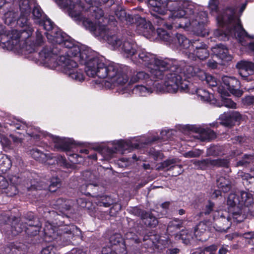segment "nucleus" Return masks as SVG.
<instances>
[{
  "label": "nucleus",
  "instance_id": "nucleus-41",
  "mask_svg": "<svg viewBox=\"0 0 254 254\" xmlns=\"http://www.w3.org/2000/svg\"><path fill=\"white\" fill-rule=\"evenodd\" d=\"M216 185L221 191L227 192L232 187L231 181L228 176H221L217 179Z\"/></svg>",
  "mask_w": 254,
  "mask_h": 254
},
{
  "label": "nucleus",
  "instance_id": "nucleus-37",
  "mask_svg": "<svg viewBox=\"0 0 254 254\" xmlns=\"http://www.w3.org/2000/svg\"><path fill=\"white\" fill-rule=\"evenodd\" d=\"M149 240L152 245L158 250H162L169 246V240L167 239H162L158 235H150L144 237L143 241Z\"/></svg>",
  "mask_w": 254,
  "mask_h": 254
},
{
  "label": "nucleus",
  "instance_id": "nucleus-24",
  "mask_svg": "<svg viewBox=\"0 0 254 254\" xmlns=\"http://www.w3.org/2000/svg\"><path fill=\"white\" fill-rule=\"evenodd\" d=\"M228 210H229V206H228ZM231 218L234 219L230 210L228 212L226 211H215L213 219L216 220L217 224L219 225H217L216 227H214V228L218 232H226L231 225ZM233 220L237 222L234 219Z\"/></svg>",
  "mask_w": 254,
  "mask_h": 254
},
{
  "label": "nucleus",
  "instance_id": "nucleus-36",
  "mask_svg": "<svg viewBox=\"0 0 254 254\" xmlns=\"http://www.w3.org/2000/svg\"><path fill=\"white\" fill-rule=\"evenodd\" d=\"M32 217L33 215H31ZM33 220H28L25 223L26 225L23 226L21 229H24L25 232L30 235H36L39 232L40 228L41 227L42 224L36 218H33Z\"/></svg>",
  "mask_w": 254,
  "mask_h": 254
},
{
  "label": "nucleus",
  "instance_id": "nucleus-39",
  "mask_svg": "<svg viewBox=\"0 0 254 254\" xmlns=\"http://www.w3.org/2000/svg\"><path fill=\"white\" fill-rule=\"evenodd\" d=\"M60 186V179L57 177L52 178L50 181L45 182V179L41 180V187L35 186V184L32 185V188L34 187L36 189L46 190L48 189L50 191H55L56 188Z\"/></svg>",
  "mask_w": 254,
  "mask_h": 254
},
{
  "label": "nucleus",
  "instance_id": "nucleus-55",
  "mask_svg": "<svg viewBox=\"0 0 254 254\" xmlns=\"http://www.w3.org/2000/svg\"><path fill=\"white\" fill-rule=\"evenodd\" d=\"M2 133L3 132L0 133V142L2 145L8 146L10 144V141Z\"/></svg>",
  "mask_w": 254,
  "mask_h": 254
},
{
  "label": "nucleus",
  "instance_id": "nucleus-57",
  "mask_svg": "<svg viewBox=\"0 0 254 254\" xmlns=\"http://www.w3.org/2000/svg\"><path fill=\"white\" fill-rule=\"evenodd\" d=\"M245 158L242 160L239 161L237 163L238 166H245L247 164L251 162L252 156L248 155H245Z\"/></svg>",
  "mask_w": 254,
  "mask_h": 254
},
{
  "label": "nucleus",
  "instance_id": "nucleus-19",
  "mask_svg": "<svg viewBox=\"0 0 254 254\" xmlns=\"http://www.w3.org/2000/svg\"><path fill=\"white\" fill-rule=\"evenodd\" d=\"M180 127V129H182L185 133H187V131L197 133L196 137L202 141L210 140L216 137L215 132L205 124L187 125L181 126Z\"/></svg>",
  "mask_w": 254,
  "mask_h": 254
},
{
  "label": "nucleus",
  "instance_id": "nucleus-46",
  "mask_svg": "<svg viewBox=\"0 0 254 254\" xmlns=\"http://www.w3.org/2000/svg\"><path fill=\"white\" fill-rule=\"evenodd\" d=\"M223 147L220 146H212L207 150V154L209 156H219L223 154Z\"/></svg>",
  "mask_w": 254,
  "mask_h": 254
},
{
  "label": "nucleus",
  "instance_id": "nucleus-11",
  "mask_svg": "<svg viewBox=\"0 0 254 254\" xmlns=\"http://www.w3.org/2000/svg\"><path fill=\"white\" fill-rule=\"evenodd\" d=\"M200 8V11H203L205 13L206 17L205 20H203V22H202L201 26H200V30L201 34H198L196 31L186 29L183 28V29L186 31H190L192 32L193 34H196L198 36L204 37L206 35H208L210 32L209 30L205 27V23L207 21V14L205 11H204L203 8L202 6L197 5ZM181 21V18H174L173 20V24L172 27L170 28L167 27L165 25L160 26L157 29V33L158 35V37L161 40L164 41L166 43V44H168L170 46H171L173 48H176L179 49L180 50L183 51V53H185L186 55V52H189L190 51V48L191 47V43L192 42V40L190 41L188 38H187L185 36L177 33L175 37H172L170 34L165 30V28L168 29H171L173 27L178 28L183 27H178L180 22Z\"/></svg>",
  "mask_w": 254,
  "mask_h": 254
},
{
  "label": "nucleus",
  "instance_id": "nucleus-28",
  "mask_svg": "<svg viewBox=\"0 0 254 254\" xmlns=\"http://www.w3.org/2000/svg\"><path fill=\"white\" fill-rule=\"evenodd\" d=\"M242 117L240 113L237 111L224 112L219 117L220 124L225 127H232L237 123H239Z\"/></svg>",
  "mask_w": 254,
  "mask_h": 254
},
{
  "label": "nucleus",
  "instance_id": "nucleus-26",
  "mask_svg": "<svg viewBox=\"0 0 254 254\" xmlns=\"http://www.w3.org/2000/svg\"><path fill=\"white\" fill-rule=\"evenodd\" d=\"M222 84L220 85L218 87H221L222 89H225L228 92L229 91L231 94L236 97H240L243 94L242 90L237 89L239 87L240 82L234 77L224 76L222 78Z\"/></svg>",
  "mask_w": 254,
  "mask_h": 254
},
{
  "label": "nucleus",
  "instance_id": "nucleus-44",
  "mask_svg": "<svg viewBox=\"0 0 254 254\" xmlns=\"http://www.w3.org/2000/svg\"><path fill=\"white\" fill-rule=\"evenodd\" d=\"M3 14L2 17L4 23L7 25L13 26L15 25L16 21L15 13L13 11L8 10V11L2 13Z\"/></svg>",
  "mask_w": 254,
  "mask_h": 254
},
{
  "label": "nucleus",
  "instance_id": "nucleus-20",
  "mask_svg": "<svg viewBox=\"0 0 254 254\" xmlns=\"http://www.w3.org/2000/svg\"><path fill=\"white\" fill-rule=\"evenodd\" d=\"M191 50L189 52H186V56L191 61H196L197 59L200 60H204L209 56L208 46L199 39H193L191 43Z\"/></svg>",
  "mask_w": 254,
  "mask_h": 254
},
{
  "label": "nucleus",
  "instance_id": "nucleus-58",
  "mask_svg": "<svg viewBox=\"0 0 254 254\" xmlns=\"http://www.w3.org/2000/svg\"><path fill=\"white\" fill-rule=\"evenodd\" d=\"M243 103L246 105H251L254 103V96H248L242 100Z\"/></svg>",
  "mask_w": 254,
  "mask_h": 254
},
{
  "label": "nucleus",
  "instance_id": "nucleus-31",
  "mask_svg": "<svg viewBox=\"0 0 254 254\" xmlns=\"http://www.w3.org/2000/svg\"><path fill=\"white\" fill-rule=\"evenodd\" d=\"M84 183L80 187V191L83 194L88 195L90 192L87 191V188H92L97 186L96 176L90 171H86L83 174Z\"/></svg>",
  "mask_w": 254,
  "mask_h": 254
},
{
  "label": "nucleus",
  "instance_id": "nucleus-51",
  "mask_svg": "<svg viewBox=\"0 0 254 254\" xmlns=\"http://www.w3.org/2000/svg\"><path fill=\"white\" fill-rule=\"evenodd\" d=\"M101 200L99 205L106 207H109L114 202L113 199L109 196H103L102 197Z\"/></svg>",
  "mask_w": 254,
  "mask_h": 254
},
{
  "label": "nucleus",
  "instance_id": "nucleus-13",
  "mask_svg": "<svg viewBox=\"0 0 254 254\" xmlns=\"http://www.w3.org/2000/svg\"><path fill=\"white\" fill-rule=\"evenodd\" d=\"M153 79L154 81L135 86L133 92L139 96H147L154 92L176 93L178 86L174 80H175L174 73H167L162 79Z\"/></svg>",
  "mask_w": 254,
  "mask_h": 254
},
{
  "label": "nucleus",
  "instance_id": "nucleus-15",
  "mask_svg": "<svg viewBox=\"0 0 254 254\" xmlns=\"http://www.w3.org/2000/svg\"><path fill=\"white\" fill-rule=\"evenodd\" d=\"M59 6L67 11L68 14L74 20L78 23H81L83 20L92 17L94 13L90 12V8L94 5L92 0H85L87 3L83 5L80 0H54Z\"/></svg>",
  "mask_w": 254,
  "mask_h": 254
},
{
  "label": "nucleus",
  "instance_id": "nucleus-25",
  "mask_svg": "<svg viewBox=\"0 0 254 254\" xmlns=\"http://www.w3.org/2000/svg\"><path fill=\"white\" fill-rule=\"evenodd\" d=\"M3 26L0 23V47L7 51L15 52L16 47V30H12L11 33H2Z\"/></svg>",
  "mask_w": 254,
  "mask_h": 254
},
{
  "label": "nucleus",
  "instance_id": "nucleus-4",
  "mask_svg": "<svg viewBox=\"0 0 254 254\" xmlns=\"http://www.w3.org/2000/svg\"><path fill=\"white\" fill-rule=\"evenodd\" d=\"M17 4L19 10L17 26L21 28V29L17 28V40L18 39L19 42H23V48L31 53L43 44L44 39L38 30L36 32L35 38L31 37L33 29L30 25V18L33 20L35 23L40 25L46 15L36 0H18Z\"/></svg>",
  "mask_w": 254,
  "mask_h": 254
},
{
  "label": "nucleus",
  "instance_id": "nucleus-33",
  "mask_svg": "<svg viewBox=\"0 0 254 254\" xmlns=\"http://www.w3.org/2000/svg\"><path fill=\"white\" fill-rule=\"evenodd\" d=\"M135 214L140 216L143 222L146 226L155 227L158 223L156 218L153 216L151 213L147 212L144 210L135 208L133 209Z\"/></svg>",
  "mask_w": 254,
  "mask_h": 254
},
{
  "label": "nucleus",
  "instance_id": "nucleus-7",
  "mask_svg": "<svg viewBox=\"0 0 254 254\" xmlns=\"http://www.w3.org/2000/svg\"><path fill=\"white\" fill-rule=\"evenodd\" d=\"M113 63L119 66L115 75L112 78L109 77H105L103 78L105 80L100 81L93 80L92 84L95 88L99 90L103 88L110 89L116 88L118 92L123 94L131 90V84H132L137 82L144 84L150 81H154L153 77L151 75L150 76L148 73L143 71L134 73L131 76L128 81L126 73L127 67Z\"/></svg>",
  "mask_w": 254,
  "mask_h": 254
},
{
  "label": "nucleus",
  "instance_id": "nucleus-60",
  "mask_svg": "<svg viewBox=\"0 0 254 254\" xmlns=\"http://www.w3.org/2000/svg\"><path fill=\"white\" fill-rule=\"evenodd\" d=\"M151 153L154 156L156 160H158V159H161L163 158L162 153L159 151H154L153 153Z\"/></svg>",
  "mask_w": 254,
  "mask_h": 254
},
{
  "label": "nucleus",
  "instance_id": "nucleus-48",
  "mask_svg": "<svg viewBox=\"0 0 254 254\" xmlns=\"http://www.w3.org/2000/svg\"><path fill=\"white\" fill-rule=\"evenodd\" d=\"M243 237L246 239H254V232H248L244 234H239L238 233H234L232 234L231 236H227V238L229 240H232L237 237Z\"/></svg>",
  "mask_w": 254,
  "mask_h": 254
},
{
  "label": "nucleus",
  "instance_id": "nucleus-63",
  "mask_svg": "<svg viewBox=\"0 0 254 254\" xmlns=\"http://www.w3.org/2000/svg\"><path fill=\"white\" fill-rule=\"evenodd\" d=\"M6 5L5 0H0V14L4 12V7Z\"/></svg>",
  "mask_w": 254,
  "mask_h": 254
},
{
  "label": "nucleus",
  "instance_id": "nucleus-49",
  "mask_svg": "<svg viewBox=\"0 0 254 254\" xmlns=\"http://www.w3.org/2000/svg\"><path fill=\"white\" fill-rule=\"evenodd\" d=\"M182 225V222L180 220L175 219L170 222L167 228V231L168 232H172L171 229L173 228L174 229H179L180 228Z\"/></svg>",
  "mask_w": 254,
  "mask_h": 254
},
{
  "label": "nucleus",
  "instance_id": "nucleus-62",
  "mask_svg": "<svg viewBox=\"0 0 254 254\" xmlns=\"http://www.w3.org/2000/svg\"><path fill=\"white\" fill-rule=\"evenodd\" d=\"M228 246H223L219 250V254H226L228 252Z\"/></svg>",
  "mask_w": 254,
  "mask_h": 254
},
{
  "label": "nucleus",
  "instance_id": "nucleus-1",
  "mask_svg": "<svg viewBox=\"0 0 254 254\" xmlns=\"http://www.w3.org/2000/svg\"><path fill=\"white\" fill-rule=\"evenodd\" d=\"M152 21L156 25L172 27L174 18H181L178 27L201 34L200 24L206 14L197 4L189 0H148Z\"/></svg>",
  "mask_w": 254,
  "mask_h": 254
},
{
  "label": "nucleus",
  "instance_id": "nucleus-34",
  "mask_svg": "<svg viewBox=\"0 0 254 254\" xmlns=\"http://www.w3.org/2000/svg\"><path fill=\"white\" fill-rule=\"evenodd\" d=\"M212 54L223 62L231 61L232 56L229 54L227 47L223 44H218L211 48Z\"/></svg>",
  "mask_w": 254,
  "mask_h": 254
},
{
  "label": "nucleus",
  "instance_id": "nucleus-29",
  "mask_svg": "<svg viewBox=\"0 0 254 254\" xmlns=\"http://www.w3.org/2000/svg\"><path fill=\"white\" fill-rule=\"evenodd\" d=\"M193 164L196 167L201 169H205L209 166L228 167L229 164V159H218L211 160L210 159L202 160H195Z\"/></svg>",
  "mask_w": 254,
  "mask_h": 254
},
{
  "label": "nucleus",
  "instance_id": "nucleus-17",
  "mask_svg": "<svg viewBox=\"0 0 254 254\" xmlns=\"http://www.w3.org/2000/svg\"><path fill=\"white\" fill-rule=\"evenodd\" d=\"M179 73L183 74V76L186 78H193L202 81H205L209 86L215 88L214 90L218 91V82L217 79L198 67L187 65L185 63L184 66L179 67Z\"/></svg>",
  "mask_w": 254,
  "mask_h": 254
},
{
  "label": "nucleus",
  "instance_id": "nucleus-18",
  "mask_svg": "<svg viewBox=\"0 0 254 254\" xmlns=\"http://www.w3.org/2000/svg\"><path fill=\"white\" fill-rule=\"evenodd\" d=\"M28 154L35 160L46 165L59 164L67 167L65 159L62 156H56L53 154L44 153L37 148L29 150Z\"/></svg>",
  "mask_w": 254,
  "mask_h": 254
},
{
  "label": "nucleus",
  "instance_id": "nucleus-42",
  "mask_svg": "<svg viewBox=\"0 0 254 254\" xmlns=\"http://www.w3.org/2000/svg\"><path fill=\"white\" fill-rule=\"evenodd\" d=\"M9 180L12 185H9L6 179L3 176L0 175V191L8 193L7 190H13L14 191L16 190V186L12 182V179L9 178Z\"/></svg>",
  "mask_w": 254,
  "mask_h": 254
},
{
  "label": "nucleus",
  "instance_id": "nucleus-53",
  "mask_svg": "<svg viewBox=\"0 0 254 254\" xmlns=\"http://www.w3.org/2000/svg\"><path fill=\"white\" fill-rule=\"evenodd\" d=\"M174 131V130L170 129H164L162 130L160 132L161 139L166 140L169 139L170 135L173 134Z\"/></svg>",
  "mask_w": 254,
  "mask_h": 254
},
{
  "label": "nucleus",
  "instance_id": "nucleus-52",
  "mask_svg": "<svg viewBox=\"0 0 254 254\" xmlns=\"http://www.w3.org/2000/svg\"><path fill=\"white\" fill-rule=\"evenodd\" d=\"M215 204L210 200H209L203 209V213L208 215L214 211Z\"/></svg>",
  "mask_w": 254,
  "mask_h": 254
},
{
  "label": "nucleus",
  "instance_id": "nucleus-38",
  "mask_svg": "<svg viewBox=\"0 0 254 254\" xmlns=\"http://www.w3.org/2000/svg\"><path fill=\"white\" fill-rule=\"evenodd\" d=\"M218 92L220 94L221 97V104L216 103L215 105L218 107L225 106L228 108L236 109L237 108V104L231 99L226 97L229 96V93L225 90L222 89L221 87L218 88Z\"/></svg>",
  "mask_w": 254,
  "mask_h": 254
},
{
  "label": "nucleus",
  "instance_id": "nucleus-56",
  "mask_svg": "<svg viewBox=\"0 0 254 254\" xmlns=\"http://www.w3.org/2000/svg\"><path fill=\"white\" fill-rule=\"evenodd\" d=\"M217 249V247L215 245H212L211 246L204 248L203 251L204 253H208L209 254H215V252Z\"/></svg>",
  "mask_w": 254,
  "mask_h": 254
},
{
  "label": "nucleus",
  "instance_id": "nucleus-50",
  "mask_svg": "<svg viewBox=\"0 0 254 254\" xmlns=\"http://www.w3.org/2000/svg\"><path fill=\"white\" fill-rule=\"evenodd\" d=\"M202 153L200 150L195 149L184 153L183 155L187 158L197 157H199Z\"/></svg>",
  "mask_w": 254,
  "mask_h": 254
},
{
  "label": "nucleus",
  "instance_id": "nucleus-30",
  "mask_svg": "<svg viewBox=\"0 0 254 254\" xmlns=\"http://www.w3.org/2000/svg\"><path fill=\"white\" fill-rule=\"evenodd\" d=\"M40 25L43 26L44 29L46 30L45 34L48 41L50 43L53 42L55 36H57L58 33H60L62 31L47 15Z\"/></svg>",
  "mask_w": 254,
  "mask_h": 254
},
{
  "label": "nucleus",
  "instance_id": "nucleus-8",
  "mask_svg": "<svg viewBox=\"0 0 254 254\" xmlns=\"http://www.w3.org/2000/svg\"><path fill=\"white\" fill-rule=\"evenodd\" d=\"M135 57L136 60L132 61L134 64L144 65L149 69L153 78L159 79H162L167 73L179 72V67L185 65L184 61L158 57L140 47Z\"/></svg>",
  "mask_w": 254,
  "mask_h": 254
},
{
  "label": "nucleus",
  "instance_id": "nucleus-40",
  "mask_svg": "<svg viewBox=\"0 0 254 254\" xmlns=\"http://www.w3.org/2000/svg\"><path fill=\"white\" fill-rule=\"evenodd\" d=\"M115 14L118 20L124 24L131 25L134 22L133 16L129 14L127 15L125 9L120 6L117 7Z\"/></svg>",
  "mask_w": 254,
  "mask_h": 254
},
{
  "label": "nucleus",
  "instance_id": "nucleus-23",
  "mask_svg": "<svg viewBox=\"0 0 254 254\" xmlns=\"http://www.w3.org/2000/svg\"><path fill=\"white\" fill-rule=\"evenodd\" d=\"M208 229L206 222H200L194 228L193 234L188 230H182L179 234H177L175 237L182 240L183 243L188 245L194 237L197 240H202L199 237Z\"/></svg>",
  "mask_w": 254,
  "mask_h": 254
},
{
  "label": "nucleus",
  "instance_id": "nucleus-6",
  "mask_svg": "<svg viewBox=\"0 0 254 254\" xmlns=\"http://www.w3.org/2000/svg\"><path fill=\"white\" fill-rule=\"evenodd\" d=\"M66 55H62L71 60L75 58L81 64L85 65V71L88 76H97L100 78L105 77L113 78L118 70L119 66L113 63H105L98 57L92 56L89 50L81 48L76 44L71 49L65 51Z\"/></svg>",
  "mask_w": 254,
  "mask_h": 254
},
{
  "label": "nucleus",
  "instance_id": "nucleus-45",
  "mask_svg": "<svg viewBox=\"0 0 254 254\" xmlns=\"http://www.w3.org/2000/svg\"><path fill=\"white\" fill-rule=\"evenodd\" d=\"M11 166V161L7 156H3L0 159V172L5 173Z\"/></svg>",
  "mask_w": 254,
  "mask_h": 254
},
{
  "label": "nucleus",
  "instance_id": "nucleus-61",
  "mask_svg": "<svg viewBox=\"0 0 254 254\" xmlns=\"http://www.w3.org/2000/svg\"><path fill=\"white\" fill-rule=\"evenodd\" d=\"M179 252V250L177 248H172L168 249L166 251V254H177Z\"/></svg>",
  "mask_w": 254,
  "mask_h": 254
},
{
  "label": "nucleus",
  "instance_id": "nucleus-22",
  "mask_svg": "<svg viewBox=\"0 0 254 254\" xmlns=\"http://www.w3.org/2000/svg\"><path fill=\"white\" fill-rule=\"evenodd\" d=\"M133 18L134 22L131 25L135 28L136 32L147 38L151 39L155 34V29L151 23L138 15H134Z\"/></svg>",
  "mask_w": 254,
  "mask_h": 254
},
{
  "label": "nucleus",
  "instance_id": "nucleus-5",
  "mask_svg": "<svg viewBox=\"0 0 254 254\" xmlns=\"http://www.w3.org/2000/svg\"><path fill=\"white\" fill-rule=\"evenodd\" d=\"M17 130H21V131H17V142L21 141L23 136L26 133L31 137V139L35 141V144L42 146L41 143L44 138H47L54 143V147L57 150L66 151L67 155L69 156V159L73 164L80 163L84 160V157L77 154H71L70 150L72 146L75 144V141L71 138H61L53 135L48 132L41 130L38 127H28L25 123L17 119Z\"/></svg>",
  "mask_w": 254,
  "mask_h": 254
},
{
  "label": "nucleus",
  "instance_id": "nucleus-32",
  "mask_svg": "<svg viewBox=\"0 0 254 254\" xmlns=\"http://www.w3.org/2000/svg\"><path fill=\"white\" fill-rule=\"evenodd\" d=\"M51 43L54 44H58L67 48V50L71 49L76 44L72 38L63 31L58 33L57 36H55L53 42Z\"/></svg>",
  "mask_w": 254,
  "mask_h": 254
},
{
  "label": "nucleus",
  "instance_id": "nucleus-3",
  "mask_svg": "<svg viewBox=\"0 0 254 254\" xmlns=\"http://www.w3.org/2000/svg\"><path fill=\"white\" fill-rule=\"evenodd\" d=\"M90 12L94 15L89 19L83 20V26L89 30L99 40L106 41L114 50L120 51L123 56L131 61L136 60L135 55L140 47L131 39L126 40L116 34L109 25L105 24L107 18L104 17L103 10L98 6H91Z\"/></svg>",
  "mask_w": 254,
  "mask_h": 254
},
{
  "label": "nucleus",
  "instance_id": "nucleus-2",
  "mask_svg": "<svg viewBox=\"0 0 254 254\" xmlns=\"http://www.w3.org/2000/svg\"><path fill=\"white\" fill-rule=\"evenodd\" d=\"M219 0H209L208 8L212 15L216 17L218 24L223 30L216 29L213 35L219 40L225 41L230 37L235 38L243 46H248L254 54V41H248L254 39V35L248 34L243 27L240 17L245 9L247 2L240 4L238 2L231 4L222 11L219 10Z\"/></svg>",
  "mask_w": 254,
  "mask_h": 254
},
{
  "label": "nucleus",
  "instance_id": "nucleus-9",
  "mask_svg": "<svg viewBox=\"0 0 254 254\" xmlns=\"http://www.w3.org/2000/svg\"><path fill=\"white\" fill-rule=\"evenodd\" d=\"M44 232L45 240L52 243L42 250L41 254H54L59 248L69 245L73 238L81 235L74 225L57 227L48 222L45 223Z\"/></svg>",
  "mask_w": 254,
  "mask_h": 254
},
{
  "label": "nucleus",
  "instance_id": "nucleus-47",
  "mask_svg": "<svg viewBox=\"0 0 254 254\" xmlns=\"http://www.w3.org/2000/svg\"><path fill=\"white\" fill-rule=\"evenodd\" d=\"M238 176L241 177L244 181L243 183L246 185L248 184L254 185V176L251 175L248 173L244 172H239Z\"/></svg>",
  "mask_w": 254,
  "mask_h": 254
},
{
  "label": "nucleus",
  "instance_id": "nucleus-54",
  "mask_svg": "<svg viewBox=\"0 0 254 254\" xmlns=\"http://www.w3.org/2000/svg\"><path fill=\"white\" fill-rule=\"evenodd\" d=\"M125 237L127 240H132L135 243H139L140 242V240L136 238L137 236L135 235V234L131 232L127 233Z\"/></svg>",
  "mask_w": 254,
  "mask_h": 254
},
{
  "label": "nucleus",
  "instance_id": "nucleus-43",
  "mask_svg": "<svg viewBox=\"0 0 254 254\" xmlns=\"http://www.w3.org/2000/svg\"><path fill=\"white\" fill-rule=\"evenodd\" d=\"M55 209H59L63 212L64 210H68L71 207V202L69 200H64L62 198L58 199L55 203L53 204Z\"/></svg>",
  "mask_w": 254,
  "mask_h": 254
},
{
  "label": "nucleus",
  "instance_id": "nucleus-16",
  "mask_svg": "<svg viewBox=\"0 0 254 254\" xmlns=\"http://www.w3.org/2000/svg\"><path fill=\"white\" fill-rule=\"evenodd\" d=\"M175 80H174L178 86L176 92L180 90L181 92L189 93L191 94H195L198 100L202 102L209 103L210 104H215L216 100L214 98V95L210 94L205 89L198 88L193 83H190L186 78L183 76V74L179 72L174 73Z\"/></svg>",
  "mask_w": 254,
  "mask_h": 254
},
{
  "label": "nucleus",
  "instance_id": "nucleus-35",
  "mask_svg": "<svg viewBox=\"0 0 254 254\" xmlns=\"http://www.w3.org/2000/svg\"><path fill=\"white\" fill-rule=\"evenodd\" d=\"M177 160L176 159H168L162 162L160 166L158 167V169L165 170H174L173 175L177 176L181 174L183 171L182 166L177 164Z\"/></svg>",
  "mask_w": 254,
  "mask_h": 254
},
{
  "label": "nucleus",
  "instance_id": "nucleus-10",
  "mask_svg": "<svg viewBox=\"0 0 254 254\" xmlns=\"http://www.w3.org/2000/svg\"><path fill=\"white\" fill-rule=\"evenodd\" d=\"M39 60L44 66L49 68L59 67L63 73L76 82H82L85 79L83 71L77 68L76 62L64 56L58 57L51 49L43 48L39 53Z\"/></svg>",
  "mask_w": 254,
  "mask_h": 254
},
{
  "label": "nucleus",
  "instance_id": "nucleus-64",
  "mask_svg": "<svg viewBox=\"0 0 254 254\" xmlns=\"http://www.w3.org/2000/svg\"><path fill=\"white\" fill-rule=\"evenodd\" d=\"M221 190H214V191L213 192V193L212 194V196L213 197H217L218 196L221 195Z\"/></svg>",
  "mask_w": 254,
  "mask_h": 254
},
{
  "label": "nucleus",
  "instance_id": "nucleus-12",
  "mask_svg": "<svg viewBox=\"0 0 254 254\" xmlns=\"http://www.w3.org/2000/svg\"><path fill=\"white\" fill-rule=\"evenodd\" d=\"M230 212L237 222L245 219L249 215H254V198L249 192L241 191L238 193H230L227 198Z\"/></svg>",
  "mask_w": 254,
  "mask_h": 254
},
{
  "label": "nucleus",
  "instance_id": "nucleus-59",
  "mask_svg": "<svg viewBox=\"0 0 254 254\" xmlns=\"http://www.w3.org/2000/svg\"><path fill=\"white\" fill-rule=\"evenodd\" d=\"M207 66L212 69H215L217 66V63L214 60H210L207 63Z\"/></svg>",
  "mask_w": 254,
  "mask_h": 254
},
{
  "label": "nucleus",
  "instance_id": "nucleus-27",
  "mask_svg": "<svg viewBox=\"0 0 254 254\" xmlns=\"http://www.w3.org/2000/svg\"><path fill=\"white\" fill-rule=\"evenodd\" d=\"M236 67L239 69V74L245 80L249 81L254 79V76H250L254 71V63L241 61L237 64Z\"/></svg>",
  "mask_w": 254,
  "mask_h": 254
},
{
  "label": "nucleus",
  "instance_id": "nucleus-14",
  "mask_svg": "<svg viewBox=\"0 0 254 254\" xmlns=\"http://www.w3.org/2000/svg\"><path fill=\"white\" fill-rule=\"evenodd\" d=\"M159 137H154L150 139L146 136H141L130 138L128 139L117 140L112 142V148L105 147L102 149V152H106L104 159L109 160L117 153L124 154L126 150L133 149H138L143 147L144 145L148 144L153 141H157Z\"/></svg>",
  "mask_w": 254,
  "mask_h": 254
},
{
  "label": "nucleus",
  "instance_id": "nucleus-21",
  "mask_svg": "<svg viewBox=\"0 0 254 254\" xmlns=\"http://www.w3.org/2000/svg\"><path fill=\"white\" fill-rule=\"evenodd\" d=\"M110 243L113 248L104 247L102 254H126V241L119 234H116L110 238Z\"/></svg>",
  "mask_w": 254,
  "mask_h": 254
}]
</instances>
